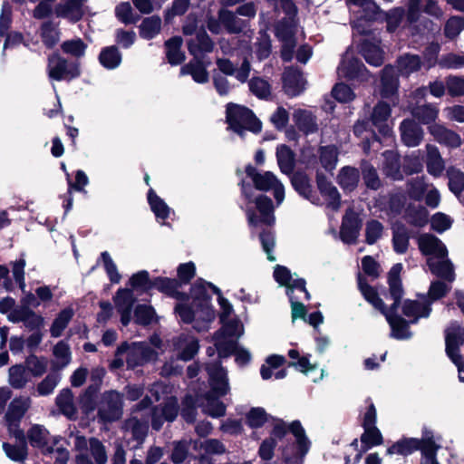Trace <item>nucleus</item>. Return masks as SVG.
<instances>
[{
  "label": "nucleus",
  "instance_id": "58",
  "mask_svg": "<svg viewBox=\"0 0 464 464\" xmlns=\"http://www.w3.org/2000/svg\"><path fill=\"white\" fill-rule=\"evenodd\" d=\"M148 200L151 210L155 214L157 218L166 219L170 212L168 205L159 198L153 189H150L148 194Z\"/></svg>",
  "mask_w": 464,
  "mask_h": 464
},
{
  "label": "nucleus",
  "instance_id": "34",
  "mask_svg": "<svg viewBox=\"0 0 464 464\" xmlns=\"http://www.w3.org/2000/svg\"><path fill=\"white\" fill-rule=\"evenodd\" d=\"M188 51L196 59H200L205 53H210L214 44L209 36L205 32L197 34L195 39H191L188 44Z\"/></svg>",
  "mask_w": 464,
  "mask_h": 464
},
{
  "label": "nucleus",
  "instance_id": "52",
  "mask_svg": "<svg viewBox=\"0 0 464 464\" xmlns=\"http://www.w3.org/2000/svg\"><path fill=\"white\" fill-rule=\"evenodd\" d=\"M72 316L73 310L72 308H65L62 310L52 324L50 328L51 335L55 338L61 336Z\"/></svg>",
  "mask_w": 464,
  "mask_h": 464
},
{
  "label": "nucleus",
  "instance_id": "45",
  "mask_svg": "<svg viewBox=\"0 0 464 464\" xmlns=\"http://www.w3.org/2000/svg\"><path fill=\"white\" fill-rule=\"evenodd\" d=\"M276 159L280 170L290 174L295 168V154L286 145H280L276 149Z\"/></svg>",
  "mask_w": 464,
  "mask_h": 464
},
{
  "label": "nucleus",
  "instance_id": "51",
  "mask_svg": "<svg viewBox=\"0 0 464 464\" xmlns=\"http://www.w3.org/2000/svg\"><path fill=\"white\" fill-rule=\"evenodd\" d=\"M161 28V19L152 15L145 18L140 25V34L142 38L150 40L154 38Z\"/></svg>",
  "mask_w": 464,
  "mask_h": 464
},
{
  "label": "nucleus",
  "instance_id": "17",
  "mask_svg": "<svg viewBox=\"0 0 464 464\" xmlns=\"http://www.w3.org/2000/svg\"><path fill=\"white\" fill-rule=\"evenodd\" d=\"M117 311L121 314V322L123 325H128L131 319L132 306L135 298L132 290L121 288L116 292L113 298Z\"/></svg>",
  "mask_w": 464,
  "mask_h": 464
},
{
  "label": "nucleus",
  "instance_id": "16",
  "mask_svg": "<svg viewBox=\"0 0 464 464\" xmlns=\"http://www.w3.org/2000/svg\"><path fill=\"white\" fill-rule=\"evenodd\" d=\"M219 333L216 337V350L220 357H227L234 353L236 362L240 365L249 362L251 354L246 349L240 347L236 341L222 342L219 340Z\"/></svg>",
  "mask_w": 464,
  "mask_h": 464
},
{
  "label": "nucleus",
  "instance_id": "27",
  "mask_svg": "<svg viewBox=\"0 0 464 464\" xmlns=\"http://www.w3.org/2000/svg\"><path fill=\"white\" fill-rule=\"evenodd\" d=\"M86 0H66L59 3L54 13L58 17H63L71 21H78L83 14L82 5Z\"/></svg>",
  "mask_w": 464,
  "mask_h": 464
},
{
  "label": "nucleus",
  "instance_id": "35",
  "mask_svg": "<svg viewBox=\"0 0 464 464\" xmlns=\"http://www.w3.org/2000/svg\"><path fill=\"white\" fill-rule=\"evenodd\" d=\"M222 328L213 336L214 344L216 345V337L220 333L219 340L224 342L233 341L232 338H239L244 334V327L237 319L226 320L222 322Z\"/></svg>",
  "mask_w": 464,
  "mask_h": 464
},
{
  "label": "nucleus",
  "instance_id": "36",
  "mask_svg": "<svg viewBox=\"0 0 464 464\" xmlns=\"http://www.w3.org/2000/svg\"><path fill=\"white\" fill-rule=\"evenodd\" d=\"M197 401H198V406L202 408L203 412L213 418L221 417L226 413V406L224 403L210 393L206 394Z\"/></svg>",
  "mask_w": 464,
  "mask_h": 464
},
{
  "label": "nucleus",
  "instance_id": "49",
  "mask_svg": "<svg viewBox=\"0 0 464 464\" xmlns=\"http://www.w3.org/2000/svg\"><path fill=\"white\" fill-rule=\"evenodd\" d=\"M218 17L223 26L229 33H239L245 27V22L230 11L220 10Z\"/></svg>",
  "mask_w": 464,
  "mask_h": 464
},
{
  "label": "nucleus",
  "instance_id": "43",
  "mask_svg": "<svg viewBox=\"0 0 464 464\" xmlns=\"http://www.w3.org/2000/svg\"><path fill=\"white\" fill-rule=\"evenodd\" d=\"M398 88V78L395 70L392 66H386L382 75V95L390 98L395 94Z\"/></svg>",
  "mask_w": 464,
  "mask_h": 464
},
{
  "label": "nucleus",
  "instance_id": "62",
  "mask_svg": "<svg viewBox=\"0 0 464 464\" xmlns=\"http://www.w3.org/2000/svg\"><path fill=\"white\" fill-rule=\"evenodd\" d=\"M248 86L250 92L259 99H266L271 93L269 83L260 77L252 78Z\"/></svg>",
  "mask_w": 464,
  "mask_h": 464
},
{
  "label": "nucleus",
  "instance_id": "63",
  "mask_svg": "<svg viewBox=\"0 0 464 464\" xmlns=\"http://www.w3.org/2000/svg\"><path fill=\"white\" fill-rule=\"evenodd\" d=\"M464 30V18L451 16L445 24L444 34L449 39H455Z\"/></svg>",
  "mask_w": 464,
  "mask_h": 464
},
{
  "label": "nucleus",
  "instance_id": "12",
  "mask_svg": "<svg viewBox=\"0 0 464 464\" xmlns=\"http://www.w3.org/2000/svg\"><path fill=\"white\" fill-rule=\"evenodd\" d=\"M274 277L280 285L286 287V292L295 293L297 291L303 294L305 299H310V294L305 288L304 279L294 277L285 266L277 265L274 270Z\"/></svg>",
  "mask_w": 464,
  "mask_h": 464
},
{
  "label": "nucleus",
  "instance_id": "10",
  "mask_svg": "<svg viewBox=\"0 0 464 464\" xmlns=\"http://www.w3.org/2000/svg\"><path fill=\"white\" fill-rule=\"evenodd\" d=\"M296 24L294 19L285 18L276 27V35L282 42L281 55L284 61L293 59L295 47V34Z\"/></svg>",
  "mask_w": 464,
  "mask_h": 464
},
{
  "label": "nucleus",
  "instance_id": "60",
  "mask_svg": "<svg viewBox=\"0 0 464 464\" xmlns=\"http://www.w3.org/2000/svg\"><path fill=\"white\" fill-rule=\"evenodd\" d=\"M194 449H200L205 454L220 455L226 452L225 445L216 439H208L203 441H194Z\"/></svg>",
  "mask_w": 464,
  "mask_h": 464
},
{
  "label": "nucleus",
  "instance_id": "18",
  "mask_svg": "<svg viewBox=\"0 0 464 464\" xmlns=\"http://www.w3.org/2000/svg\"><path fill=\"white\" fill-rule=\"evenodd\" d=\"M418 245L423 255L433 257L434 260L444 257L448 254L444 244L439 238L430 234L420 235L418 238Z\"/></svg>",
  "mask_w": 464,
  "mask_h": 464
},
{
  "label": "nucleus",
  "instance_id": "4",
  "mask_svg": "<svg viewBox=\"0 0 464 464\" xmlns=\"http://www.w3.org/2000/svg\"><path fill=\"white\" fill-rule=\"evenodd\" d=\"M227 121L228 128L241 137L246 130L256 133L262 127L251 110L235 103H228L227 106Z\"/></svg>",
  "mask_w": 464,
  "mask_h": 464
},
{
  "label": "nucleus",
  "instance_id": "26",
  "mask_svg": "<svg viewBox=\"0 0 464 464\" xmlns=\"http://www.w3.org/2000/svg\"><path fill=\"white\" fill-rule=\"evenodd\" d=\"M430 133L440 144L456 149L462 144L460 136L451 130H448L442 125L432 124L429 127Z\"/></svg>",
  "mask_w": 464,
  "mask_h": 464
},
{
  "label": "nucleus",
  "instance_id": "1",
  "mask_svg": "<svg viewBox=\"0 0 464 464\" xmlns=\"http://www.w3.org/2000/svg\"><path fill=\"white\" fill-rule=\"evenodd\" d=\"M207 287H210L218 295V303L221 308L220 320L225 322L232 314L231 304L223 296L220 290L215 285L202 280L197 281L190 292V298L185 303L177 304L175 311L180 320L186 324H192L198 332L207 331L214 319V311L210 304V296L207 293Z\"/></svg>",
  "mask_w": 464,
  "mask_h": 464
},
{
  "label": "nucleus",
  "instance_id": "57",
  "mask_svg": "<svg viewBox=\"0 0 464 464\" xmlns=\"http://www.w3.org/2000/svg\"><path fill=\"white\" fill-rule=\"evenodd\" d=\"M362 53L369 64L373 66H380L382 64L383 55L378 45L365 42L362 44Z\"/></svg>",
  "mask_w": 464,
  "mask_h": 464
},
{
  "label": "nucleus",
  "instance_id": "8",
  "mask_svg": "<svg viewBox=\"0 0 464 464\" xmlns=\"http://www.w3.org/2000/svg\"><path fill=\"white\" fill-rule=\"evenodd\" d=\"M464 343V329L457 323L451 324L446 330V352L450 360L458 367L459 380L464 382L462 374L464 363L459 354V347Z\"/></svg>",
  "mask_w": 464,
  "mask_h": 464
},
{
  "label": "nucleus",
  "instance_id": "39",
  "mask_svg": "<svg viewBox=\"0 0 464 464\" xmlns=\"http://www.w3.org/2000/svg\"><path fill=\"white\" fill-rule=\"evenodd\" d=\"M427 264L432 274L449 281H452L454 279L452 265L447 258V256L436 258L435 260L433 257H429Z\"/></svg>",
  "mask_w": 464,
  "mask_h": 464
},
{
  "label": "nucleus",
  "instance_id": "32",
  "mask_svg": "<svg viewBox=\"0 0 464 464\" xmlns=\"http://www.w3.org/2000/svg\"><path fill=\"white\" fill-rule=\"evenodd\" d=\"M347 5L360 18L371 20L376 17L378 7L372 0H347Z\"/></svg>",
  "mask_w": 464,
  "mask_h": 464
},
{
  "label": "nucleus",
  "instance_id": "2",
  "mask_svg": "<svg viewBox=\"0 0 464 464\" xmlns=\"http://www.w3.org/2000/svg\"><path fill=\"white\" fill-rule=\"evenodd\" d=\"M401 269L402 266L401 264H396L392 267L389 273L388 281L390 285V294L394 300L390 310L386 309L384 303L378 296L376 291L370 286L362 276H359L358 278V285L361 293L374 308L380 310L381 313L385 315L386 320L392 328V336L396 339H407L411 337L407 322L403 318L394 314L399 305L400 299L402 296V287L399 278Z\"/></svg>",
  "mask_w": 464,
  "mask_h": 464
},
{
  "label": "nucleus",
  "instance_id": "25",
  "mask_svg": "<svg viewBox=\"0 0 464 464\" xmlns=\"http://www.w3.org/2000/svg\"><path fill=\"white\" fill-rule=\"evenodd\" d=\"M218 70L226 75H235L240 82H246L251 71L250 63L244 59L239 68H237L229 60L219 58L217 60Z\"/></svg>",
  "mask_w": 464,
  "mask_h": 464
},
{
  "label": "nucleus",
  "instance_id": "53",
  "mask_svg": "<svg viewBox=\"0 0 464 464\" xmlns=\"http://www.w3.org/2000/svg\"><path fill=\"white\" fill-rule=\"evenodd\" d=\"M430 313V307L428 304H420L411 300L404 302L403 314L408 317H414L412 323H415L419 317H428Z\"/></svg>",
  "mask_w": 464,
  "mask_h": 464
},
{
  "label": "nucleus",
  "instance_id": "11",
  "mask_svg": "<svg viewBox=\"0 0 464 464\" xmlns=\"http://www.w3.org/2000/svg\"><path fill=\"white\" fill-rule=\"evenodd\" d=\"M48 76L53 81L71 80L80 75L77 63H69L59 55H52L48 60Z\"/></svg>",
  "mask_w": 464,
  "mask_h": 464
},
{
  "label": "nucleus",
  "instance_id": "30",
  "mask_svg": "<svg viewBox=\"0 0 464 464\" xmlns=\"http://www.w3.org/2000/svg\"><path fill=\"white\" fill-rule=\"evenodd\" d=\"M292 185L295 189L304 198L313 204H319V198L313 191L312 185L307 175L297 172L291 179Z\"/></svg>",
  "mask_w": 464,
  "mask_h": 464
},
{
  "label": "nucleus",
  "instance_id": "22",
  "mask_svg": "<svg viewBox=\"0 0 464 464\" xmlns=\"http://www.w3.org/2000/svg\"><path fill=\"white\" fill-rule=\"evenodd\" d=\"M283 83L287 95L294 97L300 94L304 90L306 82L301 72L289 67L284 72Z\"/></svg>",
  "mask_w": 464,
  "mask_h": 464
},
{
  "label": "nucleus",
  "instance_id": "5",
  "mask_svg": "<svg viewBox=\"0 0 464 464\" xmlns=\"http://www.w3.org/2000/svg\"><path fill=\"white\" fill-rule=\"evenodd\" d=\"M246 175L251 179L255 188L261 191L272 190L277 205L285 199V187L271 171H257L251 165L246 168Z\"/></svg>",
  "mask_w": 464,
  "mask_h": 464
},
{
  "label": "nucleus",
  "instance_id": "23",
  "mask_svg": "<svg viewBox=\"0 0 464 464\" xmlns=\"http://www.w3.org/2000/svg\"><path fill=\"white\" fill-rule=\"evenodd\" d=\"M293 121L297 129L305 135L318 131L317 118L309 110L297 109L293 113Z\"/></svg>",
  "mask_w": 464,
  "mask_h": 464
},
{
  "label": "nucleus",
  "instance_id": "24",
  "mask_svg": "<svg viewBox=\"0 0 464 464\" xmlns=\"http://www.w3.org/2000/svg\"><path fill=\"white\" fill-rule=\"evenodd\" d=\"M400 131L402 142L408 147L418 146L423 139V130L413 120H404Z\"/></svg>",
  "mask_w": 464,
  "mask_h": 464
},
{
  "label": "nucleus",
  "instance_id": "19",
  "mask_svg": "<svg viewBox=\"0 0 464 464\" xmlns=\"http://www.w3.org/2000/svg\"><path fill=\"white\" fill-rule=\"evenodd\" d=\"M173 345L178 357L183 361L191 360L199 348L198 341L190 334H180L174 339Z\"/></svg>",
  "mask_w": 464,
  "mask_h": 464
},
{
  "label": "nucleus",
  "instance_id": "7",
  "mask_svg": "<svg viewBox=\"0 0 464 464\" xmlns=\"http://www.w3.org/2000/svg\"><path fill=\"white\" fill-rule=\"evenodd\" d=\"M123 353L127 354L126 362L130 368L153 361L158 355L157 352L145 343H122L118 347L116 356H121Z\"/></svg>",
  "mask_w": 464,
  "mask_h": 464
},
{
  "label": "nucleus",
  "instance_id": "14",
  "mask_svg": "<svg viewBox=\"0 0 464 464\" xmlns=\"http://www.w3.org/2000/svg\"><path fill=\"white\" fill-rule=\"evenodd\" d=\"M337 72L342 78L366 80V68L348 52L343 55Z\"/></svg>",
  "mask_w": 464,
  "mask_h": 464
},
{
  "label": "nucleus",
  "instance_id": "9",
  "mask_svg": "<svg viewBox=\"0 0 464 464\" xmlns=\"http://www.w3.org/2000/svg\"><path fill=\"white\" fill-rule=\"evenodd\" d=\"M122 415V398L115 392H104L98 406V417L102 422L118 420Z\"/></svg>",
  "mask_w": 464,
  "mask_h": 464
},
{
  "label": "nucleus",
  "instance_id": "6",
  "mask_svg": "<svg viewBox=\"0 0 464 464\" xmlns=\"http://www.w3.org/2000/svg\"><path fill=\"white\" fill-rule=\"evenodd\" d=\"M151 404L150 399L146 396L139 402L133 410V415L128 419L123 425V430L127 433H130L133 439L141 444L148 433V415H144L142 411L149 409Z\"/></svg>",
  "mask_w": 464,
  "mask_h": 464
},
{
  "label": "nucleus",
  "instance_id": "38",
  "mask_svg": "<svg viewBox=\"0 0 464 464\" xmlns=\"http://www.w3.org/2000/svg\"><path fill=\"white\" fill-rule=\"evenodd\" d=\"M181 75H191L198 83H205L208 81V73L206 65L199 60L194 58L180 69Z\"/></svg>",
  "mask_w": 464,
  "mask_h": 464
},
{
  "label": "nucleus",
  "instance_id": "56",
  "mask_svg": "<svg viewBox=\"0 0 464 464\" xmlns=\"http://www.w3.org/2000/svg\"><path fill=\"white\" fill-rule=\"evenodd\" d=\"M411 114L423 124H429L434 121L438 117V109L432 105H423L417 107H409Z\"/></svg>",
  "mask_w": 464,
  "mask_h": 464
},
{
  "label": "nucleus",
  "instance_id": "21",
  "mask_svg": "<svg viewBox=\"0 0 464 464\" xmlns=\"http://www.w3.org/2000/svg\"><path fill=\"white\" fill-rule=\"evenodd\" d=\"M209 375V382L213 392L218 396H223L229 391L227 372L219 364H209L207 366Z\"/></svg>",
  "mask_w": 464,
  "mask_h": 464
},
{
  "label": "nucleus",
  "instance_id": "46",
  "mask_svg": "<svg viewBox=\"0 0 464 464\" xmlns=\"http://www.w3.org/2000/svg\"><path fill=\"white\" fill-rule=\"evenodd\" d=\"M48 438V430L41 425H34L28 431V439L33 447L44 449L46 446V452L51 453L53 450L47 445Z\"/></svg>",
  "mask_w": 464,
  "mask_h": 464
},
{
  "label": "nucleus",
  "instance_id": "15",
  "mask_svg": "<svg viewBox=\"0 0 464 464\" xmlns=\"http://www.w3.org/2000/svg\"><path fill=\"white\" fill-rule=\"evenodd\" d=\"M178 401L175 397L169 398L163 406L154 408L151 414L152 428L159 430L165 421H173L178 415Z\"/></svg>",
  "mask_w": 464,
  "mask_h": 464
},
{
  "label": "nucleus",
  "instance_id": "20",
  "mask_svg": "<svg viewBox=\"0 0 464 464\" xmlns=\"http://www.w3.org/2000/svg\"><path fill=\"white\" fill-rule=\"evenodd\" d=\"M391 108L384 102H379L373 109L372 122L383 136L392 134Z\"/></svg>",
  "mask_w": 464,
  "mask_h": 464
},
{
  "label": "nucleus",
  "instance_id": "28",
  "mask_svg": "<svg viewBox=\"0 0 464 464\" xmlns=\"http://www.w3.org/2000/svg\"><path fill=\"white\" fill-rule=\"evenodd\" d=\"M14 439L16 440L15 443L4 442L2 449L9 459L17 463H24L28 456V447L24 432L23 431V438Z\"/></svg>",
  "mask_w": 464,
  "mask_h": 464
},
{
  "label": "nucleus",
  "instance_id": "44",
  "mask_svg": "<svg viewBox=\"0 0 464 464\" xmlns=\"http://www.w3.org/2000/svg\"><path fill=\"white\" fill-rule=\"evenodd\" d=\"M359 179V171L357 169L353 167L342 168L337 177L338 184L343 188V189L348 191H352L357 187Z\"/></svg>",
  "mask_w": 464,
  "mask_h": 464
},
{
  "label": "nucleus",
  "instance_id": "64",
  "mask_svg": "<svg viewBox=\"0 0 464 464\" xmlns=\"http://www.w3.org/2000/svg\"><path fill=\"white\" fill-rule=\"evenodd\" d=\"M449 187L456 195L464 190V173L457 169L450 168L448 169Z\"/></svg>",
  "mask_w": 464,
  "mask_h": 464
},
{
  "label": "nucleus",
  "instance_id": "54",
  "mask_svg": "<svg viewBox=\"0 0 464 464\" xmlns=\"http://www.w3.org/2000/svg\"><path fill=\"white\" fill-rule=\"evenodd\" d=\"M100 63L107 69H115L121 63V54L115 46L104 48L99 55Z\"/></svg>",
  "mask_w": 464,
  "mask_h": 464
},
{
  "label": "nucleus",
  "instance_id": "59",
  "mask_svg": "<svg viewBox=\"0 0 464 464\" xmlns=\"http://www.w3.org/2000/svg\"><path fill=\"white\" fill-rule=\"evenodd\" d=\"M420 68V59L415 54H405L398 59V69L401 74L409 75Z\"/></svg>",
  "mask_w": 464,
  "mask_h": 464
},
{
  "label": "nucleus",
  "instance_id": "55",
  "mask_svg": "<svg viewBox=\"0 0 464 464\" xmlns=\"http://www.w3.org/2000/svg\"><path fill=\"white\" fill-rule=\"evenodd\" d=\"M56 404L60 411L69 418L76 414V408L73 404V396L70 390H63L56 398Z\"/></svg>",
  "mask_w": 464,
  "mask_h": 464
},
{
  "label": "nucleus",
  "instance_id": "13",
  "mask_svg": "<svg viewBox=\"0 0 464 464\" xmlns=\"http://www.w3.org/2000/svg\"><path fill=\"white\" fill-rule=\"evenodd\" d=\"M7 318L12 323H23L30 330H40L44 325V318L27 305L15 307L8 314Z\"/></svg>",
  "mask_w": 464,
  "mask_h": 464
},
{
  "label": "nucleus",
  "instance_id": "40",
  "mask_svg": "<svg viewBox=\"0 0 464 464\" xmlns=\"http://www.w3.org/2000/svg\"><path fill=\"white\" fill-rule=\"evenodd\" d=\"M179 284L175 279L166 277H158L152 280L151 288H156L169 295L174 296L177 299H181L180 304L185 303L188 297L184 299V295L178 291ZM179 304V303L178 304Z\"/></svg>",
  "mask_w": 464,
  "mask_h": 464
},
{
  "label": "nucleus",
  "instance_id": "31",
  "mask_svg": "<svg viewBox=\"0 0 464 464\" xmlns=\"http://www.w3.org/2000/svg\"><path fill=\"white\" fill-rule=\"evenodd\" d=\"M426 154L427 171L434 177L441 176L445 169V162L439 149L434 145L427 144Z\"/></svg>",
  "mask_w": 464,
  "mask_h": 464
},
{
  "label": "nucleus",
  "instance_id": "42",
  "mask_svg": "<svg viewBox=\"0 0 464 464\" xmlns=\"http://www.w3.org/2000/svg\"><path fill=\"white\" fill-rule=\"evenodd\" d=\"M30 382L29 374L22 364H15L8 370V383L15 390L24 389Z\"/></svg>",
  "mask_w": 464,
  "mask_h": 464
},
{
  "label": "nucleus",
  "instance_id": "41",
  "mask_svg": "<svg viewBox=\"0 0 464 464\" xmlns=\"http://www.w3.org/2000/svg\"><path fill=\"white\" fill-rule=\"evenodd\" d=\"M382 169L386 176L394 180L402 179V174L400 169L399 156L395 151L388 150L383 153Z\"/></svg>",
  "mask_w": 464,
  "mask_h": 464
},
{
  "label": "nucleus",
  "instance_id": "29",
  "mask_svg": "<svg viewBox=\"0 0 464 464\" xmlns=\"http://www.w3.org/2000/svg\"><path fill=\"white\" fill-rule=\"evenodd\" d=\"M360 225L354 213L347 212L343 219L340 237L346 244L354 243L359 236Z\"/></svg>",
  "mask_w": 464,
  "mask_h": 464
},
{
  "label": "nucleus",
  "instance_id": "50",
  "mask_svg": "<svg viewBox=\"0 0 464 464\" xmlns=\"http://www.w3.org/2000/svg\"><path fill=\"white\" fill-rule=\"evenodd\" d=\"M255 203L257 210L261 215V221L267 225H272L275 221V217L273 215L274 208L272 200L264 195H260L255 198Z\"/></svg>",
  "mask_w": 464,
  "mask_h": 464
},
{
  "label": "nucleus",
  "instance_id": "33",
  "mask_svg": "<svg viewBox=\"0 0 464 464\" xmlns=\"http://www.w3.org/2000/svg\"><path fill=\"white\" fill-rule=\"evenodd\" d=\"M317 186L321 194L325 198L327 206L337 210L340 207V194L337 188L323 176H317Z\"/></svg>",
  "mask_w": 464,
  "mask_h": 464
},
{
  "label": "nucleus",
  "instance_id": "47",
  "mask_svg": "<svg viewBox=\"0 0 464 464\" xmlns=\"http://www.w3.org/2000/svg\"><path fill=\"white\" fill-rule=\"evenodd\" d=\"M181 37H173L166 42V53L168 61L172 65L181 63L185 60V54L181 52Z\"/></svg>",
  "mask_w": 464,
  "mask_h": 464
},
{
  "label": "nucleus",
  "instance_id": "61",
  "mask_svg": "<svg viewBox=\"0 0 464 464\" xmlns=\"http://www.w3.org/2000/svg\"><path fill=\"white\" fill-rule=\"evenodd\" d=\"M55 358V364L58 368H63L67 366L71 362V351L68 343L64 341H60L55 344L53 351Z\"/></svg>",
  "mask_w": 464,
  "mask_h": 464
},
{
  "label": "nucleus",
  "instance_id": "48",
  "mask_svg": "<svg viewBox=\"0 0 464 464\" xmlns=\"http://www.w3.org/2000/svg\"><path fill=\"white\" fill-rule=\"evenodd\" d=\"M420 447V441L416 439H405L397 441L392 446L388 448L387 454L388 455H403L407 456L411 454L412 452L418 450Z\"/></svg>",
  "mask_w": 464,
  "mask_h": 464
},
{
  "label": "nucleus",
  "instance_id": "37",
  "mask_svg": "<svg viewBox=\"0 0 464 464\" xmlns=\"http://www.w3.org/2000/svg\"><path fill=\"white\" fill-rule=\"evenodd\" d=\"M317 152L322 168L327 172H332L338 162L339 150L337 147L334 145L321 146Z\"/></svg>",
  "mask_w": 464,
  "mask_h": 464
},
{
  "label": "nucleus",
  "instance_id": "3",
  "mask_svg": "<svg viewBox=\"0 0 464 464\" xmlns=\"http://www.w3.org/2000/svg\"><path fill=\"white\" fill-rule=\"evenodd\" d=\"M33 400L30 396L20 394L13 399L7 405L4 415V424L7 428L10 436L23 438V430L20 428L21 420L31 410Z\"/></svg>",
  "mask_w": 464,
  "mask_h": 464
}]
</instances>
